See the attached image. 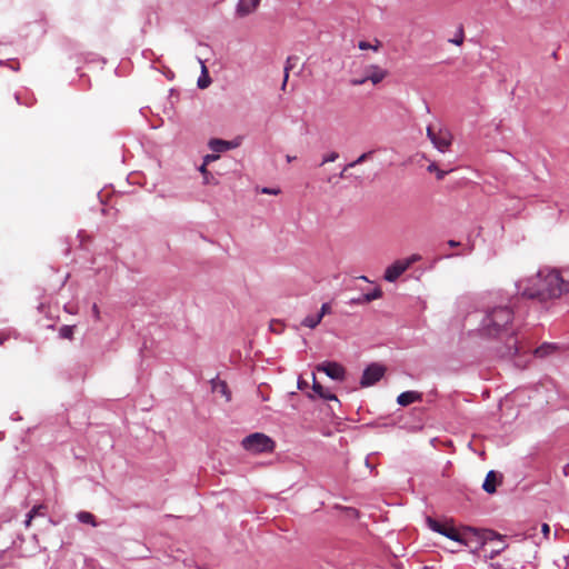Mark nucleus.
I'll list each match as a JSON object with an SVG mask.
<instances>
[{
  "label": "nucleus",
  "mask_w": 569,
  "mask_h": 569,
  "mask_svg": "<svg viewBox=\"0 0 569 569\" xmlns=\"http://www.w3.org/2000/svg\"><path fill=\"white\" fill-rule=\"evenodd\" d=\"M209 146L212 151L222 152V151L236 148L238 146V143L232 142V141L221 140V139H212L209 142Z\"/></svg>",
  "instance_id": "nucleus-15"
},
{
  "label": "nucleus",
  "mask_w": 569,
  "mask_h": 569,
  "mask_svg": "<svg viewBox=\"0 0 569 569\" xmlns=\"http://www.w3.org/2000/svg\"><path fill=\"white\" fill-rule=\"evenodd\" d=\"M541 530H542V533L545 535V537H548V535L550 532V527L547 523H543Z\"/></svg>",
  "instance_id": "nucleus-34"
},
{
  "label": "nucleus",
  "mask_w": 569,
  "mask_h": 569,
  "mask_svg": "<svg viewBox=\"0 0 569 569\" xmlns=\"http://www.w3.org/2000/svg\"><path fill=\"white\" fill-rule=\"evenodd\" d=\"M506 549V545L501 540V545L499 542H493L491 546L487 549L486 557H489L490 559L495 558L497 555H499L501 551Z\"/></svg>",
  "instance_id": "nucleus-20"
},
{
  "label": "nucleus",
  "mask_w": 569,
  "mask_h": 569,
  "mask_svg": "<svg viewBox=\"0 0 569 569\" xmlns=\"http://www.w3.org/2000/svg\"><path fill=\"white\" fill-rule=\"evenodd\" d=\"M427 136L440 152H446L452 142L451 133L446 129H439L435 131L432 127L427 128Z\"/></svg>",
  "instance_id": "nucleus-6"
},
{
  "label": "nucleus",
  "mask_w": 569,
  "mask_h": 569,
  "mask_svg": "<svg viewBox=\"0 0 569 569\" xmlns=\"http://www.w3.org/2000/svg\"><path fill=\"white\" fill-rule=\"evenodd\" d=\"M448 246L451 247V248H456V247H459L460 246V242L459 241H456V240H449L448 242Z\"/></svg>",
  "instance_id": "nucleus-35"
},
{
  "label": "nucleus",
  "mask_w": 569,
  "mask_h": 569,
  "mask_svg": "<svg viewBox=\"0 0 569 569\" xmlns=\"http://www.w3.org/2000/svg\"><path fill=\"white\" fill-rule=\"evenodd\" d=\"M242 447L252 453L272 452L274 450V441L267 435L261 432H254L246 438L241 442Z\"/></svg>",
  "instance_id": "nucleus-3"
},
{
  "label": "nucleus",
  "mask_w": 569,
  "mask_h": 569,
  "mask_svg": "<svg viewBox=\"0 0 569 569\" xmlns=\"http://www.w3.org/2000/svg\"><path fill=\"white\" fill-rule=\"evenodd\" d=\"M295 159H296V157L287 156V161H288V162H291V161H293Z\"/></svg>",
  "instance_id": "nucleus-41"
},
{
  "label": "nucleus",
  "mask_w": 569,
  "mask_h": 569,
  "mask_svg": "<svg viewBox=\"0 0 569 569\" xmlns=\"http://www.w3.org/2000/svg\"><path fill=\"white\" fill-rule=\"evenodd\" d=\"M206 159H207V160H210V159H214V157H212V156H207V158H206Z\"/></svg>",
  "instance_id": "nucleus-44"
},
{
  "label": "nucleus",
  "mask_w": 569,
  "mask_h": 569,
  "mask_svg": "<svg viewBox=\"0 0 569 569\" xmlns=\"http://www.w3.org/2000/svg\"><path fill=\"white\" fill-rule=\"evenodd\" d=\"M353 166H355V162H352V163L348 164L347 167H345V168H343V170H342V171H341V173H340V177H341V178H342V177H345V172H346L349 168H351V167H353Z\"/></svg>",
  "instance_id": "nucleus-37"
},
{
  "label": "nucleus",
  "mask_w": 569,
  "mask_h": 569,
  "mask_svg": "<svg viewBox=\"0 0 569 569\" xmlns=\"http://www.w3.org/2000/svg\"><path fill=\"white\" fill-rule=\"evenodd\" d=\"M427 170L429 172H435L438 180H442L446 177V174L449 172V171L440 170L436 162H431L428 166Z\"/></svg>",
  "instance_id": "nucleus-25"
},
{
  "label": "nucleus",
  "mask_w": 569,
  "mask_h": 569,
  "mask_svg": "<svg viewBox=\"0 0 569 569\" xmlns=\"http://www.w3.org/2000/svg\"><path fill=\"white\" fill-rule=\"evenodd\" d=\"M260 0H240L237 7V13L240 17H246L258 8Z\"/></svg>",
  "instance_id": "nucleus-10"
},
{
  "label": "nucleus",
  "mask_w": 569,
  "mask_h": 569,
  "mask_svg": "<svg viewBox=\"0 0 569 569\" xmlns=\"http://www.w3.org/2000/svg\"><path fill=\"white\" fill-rule=\"evenodd\" d=\"M299 62V58L296 56H289L286 60L284 64V77L281 84V90H286L288 79H289V72L297 67Z\"/></svg>",
  "instance_id": "nucleus-17"
},
{
  "label": "nucleus",
  "mask_w": 569,
  "mask_h": 569,
  "mask_svg": "<svg viewBox=\"0 0 569 569\" xmlns=\"http://www.w3.org/2000/svg\"><path fill=\"white\" fill-rule=\"evenodd\" d=\"M200 171H201V172H203V173H206V172H207L206 163L201 166Z\"/></svg>",
  "instance_id": "nucleus-42"
},
{
  "label": "nucleus",
  "mask_w": 569,
  "mask_h": 569,
  "mask_svg": "<svg viewBox=\"0 0 569 569\" xmlns=\"http://www.w3.org/2000/svg\"><path fill=\"white\" fill-rule=\"evenodd\" d=\"M282 323L278 320H273L270 322V330L276 333H280L282 331Z\"/></svg>",
  "instance_id": "nucleus-27"
},
{
  "label": "nucleus",
  "mask_w": 569,
  "mask_h": 569,
  "mask_svg": "<svg viewBox=\"0 0 569 569\" xmlns=\"http://www.w3.org/2000/svg\"><path fill=\"white\" fill-rule=\"evenodd\" d=\"M368 158V153H363L360 157H358V164L363 162Z\"/></svg>",
  "instance_id": "nucleus-39"
},
{
  "label": "nucleus",
  "mask_w": 569,
  "mask_h": 569,
  "mask_svg": "<svg viewBox=\"0 0 569 569\" xmlns=\"http://www.w3.org/2000/svg\"><path fill=\"white\" fill-rule=\"evenodd\" d=\"M46 507L43 505H38V506H34L28 513L27 516V519H26V527H29L31 525V521L32 519L38 516V515H42V510H44Z\"/></svg>",
  "instance_id": "nucleus-22"
},
{
  "label": "nucleus",
  "mask_w": 569,
  "mask_h": 569,
  "mask_svg": "<svg viewBox=\"0 0 569 569\" xmlns=\"http://www.w3.org/2000/svg\"><path fill=\"white\" fill-rule=\"evenodd\" d=\"M312 389L320 398L325 400H337V397L332 392L325 389L323 386L317 381L315 373L312 375Z\"/></svg>",
  "instance_id": "nucleus-13"
},
{
  "label": "nucleus",
  "mask_w": 569,
  "mask_h": 569,
  "mask_svg": "<svg viewBox=\"0 0 569 569\" xmlns=\"http://www.w3.org/2000/svg\"><path fill=\"white\" fill-rule=\"evenodd\" d=\"M365 59H366L365 54H358V62L363 63Z\"/></svg>",
  "instance_id": "nucleus-40"
},
{
  "label": "nucleus",
  "mask_w": 569,
  "mask_h": 569,
  "mask_svg": "<svg viewBox=\"0 0 569 569\" xmlns=\"http://www.w3.org/2000/svg\"><path fill=\"white\" fill-rule=\"evenodd\" d=\"M381 47H382V43L377 38H375L371 42H369V41H358V49L359 50H372L375 52H378Z\"/></svg>",
  "instance_id": "nucleus-19"
},
{
  "label": "nucleus",
  "mask_w": 569,
  "mask_h": 569,
  "mask_svg": "<svg viewBox=\"0 0 569 569\" xmlns=\"http://www.w3.org/2000/svg\"><path fill=\"white\" fill-rule=\"evenodd\" d=\"M59 335L63 339H72L73 326H62L59 330Z\"/></svg>",
  "instance_id": "nucleus-26"
},
{
  "label": "nucleus",
  "mask_w": 569,
  "mask_h": 569,
  "mask_svg": "<svg viewBox=\"0 0 569 569\" xmlns=\"http://www.w3.org/2000/svg\"><path fill=\"white\" fill-rule=\"evenodd\" d=\"M421 399L422 393L418 391H405L398 396L397 403L401 407H407L416 401H420Z\"/></svg>",
  "instance_id": "nucleus-11"
},
{
  "label": "nucleus",
  "mask_w": 569,
  "mask_h": 569,
  "mask_svg": "<svg viewBox=\"0 0 569 569\" xmlns=\"http://www.w3.org/2000/svg\"><path fill=\"white\" fill-rule=\"evenodd\" d=\"M518 288L523 297L546 301L560 298L568 292L569 283L562 279L558 270L545 268L528 280L519 282Z\"/></svg>",
  "instance_id": "nucleus-2"
},
{
  "label": "nucleus",
  "mask_w": 569,
  "mask_h": 569,
  "mask_svg": "<svg viewBox=\"0 0 569 569\" xmlns=\"http://www.w3.org/2000/svg\"><path fill=\"white\" fill-rule=\"evenodd\" d=\"M339 154L337 152H331L330 154L326 156L321 162V166L327 162H332L338 159Z\"/></svg>",
  "instance_id": "nucleus-28"
},
{
  "label": "nucleus",
  "mask_w": 569,
  "mask_h": 569,
  "mask_svg": "<svg viewBox=\"0 0 569 569\" xmlns=\"http://www.w3.org/2000/svg\"><path fill=\"white\" fill-rule=\"evenodd\" d=\"M211 389L213 392L219 393L220 396L224 397L227 401H229L231 399V392H230L226 381L220 380V379H213L211 381Z\"/></svg>",
  "instance_id": "nucleus-12"
},
{
  "label": "nucleus",
  "mask_w": 569,
  "mask_h": 569,
  "mask_svg": "<svg viewBox=\"0 0 569 569\" xmlns=\"http://www.w3.org/2000/svg\"><path fill=\"white\" fill-rule=\"evenodd\" d=\"M498 473L493 470L489 471L482 485V489L488 493H495L497 490Z\"/></svg>",
  "instance_id": "nucleus-14"
},
{
  "label": "nucleus",
  "mask_w": 569,
  "mask_h": 569,
  "mask_svg": "<svg viewBox=\"0 0 569 569\" xmlns=\"http://www.w3.org/2000/svg\"><path fill=\"white\" fill-rule=\"evenodd\" d=\"M321 315L318 313L316 316H308L302 320L301 325L315 329L321 322Z\"/></svg>",
  "instance_id": "nucleus-21"
},
{
  "label": "nucleus",
  "mask_w": 569,
  "mask_h": 569,
  "mask_svg": "<svg viewBox=\"0 0 569 569\" xmlns=\"http://www.w3.org/2000/svg\"><path fill=\"white\" fill-rule=\"evenodd\" d=\"M358 279H362L365 281H368L367 278L365 276H361V277H358Z\"/></svg>",
  "instance_id": "nucleus-43"
},
{
  "label": "nucleus",
  "mask_w": 569,
  "mask_h": 569,
  "mask_svg": "<svg viewBox=\"0 0 569 569\" xmlns=\"http://www.w3.org/2000/svg\"><path fill=\"white\" fill-rule=\"evenodd\" d=\"M365 466L369 470V472H372L375 466L370 462L369 457L366 458Z\"/></svg>",
  "instance_id": "nucleus-33"
},
{
  "label": "nucleus",
  "mask_w": 569,
  "mask_h": 569,
  "mask_svg": "<svg viewBox=\"0 0 569 569\" xmlns=\"http://www.w3.org/2000/svg\"><path fill=\"white\" fill-rule=\"evenodd\" d=\"M261 191H262V193H266V194H278L280 192L279 189H271V188H263Z\"/></svg>",
  "instance_id": "nucleus-30"
},
{
  "label": "nucleus",
  "mask_w": 569,
  "mask_h": 569,
  "mask_svg": "<svg viewBox=\"0 0 569 569\" xmlns=\"http://www.w3.org/2000/svg\"><path fill=\"white\" fill-rule=\"evenodd\" d=\"M307 387H308V382H307L306 380H303V379H299V380H298V388H299L300 390H303V389H306Z\"/></svg>",
  "instance_id": "nucleus-32"
},
{
  "label": "nucleus",
  "mask_w": 569,
  "mask_h": 569,
  "mask_svg": "<svg viewBox=\"0 0 569 569\" xmlns=\"http://www.w3.org/2000/svg\"><path fill=\"white\" fill-rule=\"evenodd\" d=\"M78 519L82 523H88V525H92V526L97 525L94 516L92 513H90V512H87V511L79 512L78 513Z\"/></svg>",
  "instance_id": "nucleus-23"
},
{
  "label": "nucleus",
  "mask_w": 569,
  "mask_h": 569,
  "mask_svg": "<svg viewBox=\"0 0 569 569\" xmlns=\"http://www.w3.org/2000/svg\"><path fill=\"white\" fill-rule=\"evenodd\" d=\"M502 537L495 532L493 530H486L482 535V548L483 551H487V549L491 546L493 542H499L501 545Z\"/></svg>",
  "instance_id": "nucleus-16"
},
{
  "label": "nucleus",
  "mask_w": 569,
  "mask_h": 569,
  "mask_svg": "<svg viewBox=\"0 0 569 569\" xmlns=\"http://www.w3.org/2000/svg\"><path fill=\"white\" fill-rule=\"evenodd\" d=\"M381 295V289L378 286H376L371 291L362 292L360 296H358V305L363 302H370L375 299L380 298Z\"/></svg>",
  "instance_id": "nucleus-18"
},
{
  "label": "nucleus",
  "mask_w": 569,
  "mask_h": 569,
  "mask_svg": "<svg viewBox=\"0 0 569 569\" xmlns=\"http://www.w3.org/2000/svg\"><path fill=\"white\" fill-rule=\"evenodd\" d=\"M420 259V256L412 254L407 259L397 260L392 264H390L386 271H385V280L389 282L396 281L409 267L418 261Z\"/></svg>",
  "instance_id": "nucleus-4"
},
{
  "label": "nucleus",
  "mask_w": 569,
  "mask_h": 569,
  "mask_svg": "<svg viewBox=\"0 0 569 569\" xmlns=\"http://www.w3.org/2000/svg\"><path fill=\"white\" fill-rule=\"evenodd\" d=\"M463 41H465L463 27L459 26V28L457 29L456 36L452 39H449V42L453 43L456 46H461L463 43Z\"/></svg>",
  "instance_id": "nucleus-24"
},
{
  "label": "nucleus",
  "mask_w": 569,
  "mask_h": 569,
  "mask_svg": "<svg viewBox=\"0 0 569 569\" xmlns=\"http://www.w3.org/2000/svg\"><path fill=\"white\" fill-rule=\"evenodd\" d=\"M330 312H331L330 303H323L321 306L320 312L318 315H321V318H323L325 315L330 313Z\"/></svg>",
  "instance_id": "nucleus-29"
},
{
  "label": "nucleus",
  "mask_w": 569,
  "mask_h": 569,
  "mask_svg": "<svg viewBox=\"0 0 569 569\" xmlns=\"http://www.w3.org/2000/svg\"><path fill=\"white\" fill-rule=\"evenodd\" d=\"M318 371L325 372L328 377H330L333 380H343L346 377V370L345 368L337 363L331 361H326L317 366Z\"/></svg>",
  "instance_id": "nucleus-8"
},
{
  "label": "nucleus",
  "mask_w": 569,
  "mask_h": 569,
  "mask_svg": "<svg viewBox=\"0 0 569 569\" xmlns=\"http://www.w3.org/2000/svg\"><path fill=\"white\" fill-rule=\"evenodd\" d=\"M428 523L433 531L439 532L453 541H461L459 532L453 527L440 523L431 518H428Z\"/></svg>",
  "instance_id": "nucleus-9"
},
{
  "label": "nucleus",
  "mask_w": 569,
  "mask_h": 569,
  "mask_svg": "<svg viewBox=\"0 0 569 569\" xmlns=\"http://www.w3.org/2000/svg\"><path fill=\"white\" fill-rule=\"evenodd\" d=\"M8 338V335L0 332V346H2Z\"/></svg>",
  "instance_id": "nucleus-36"
},
{
  "label": "nucleus",
  "mask_w": 569,
  "mask_h": 569,
  "mask_svg": "<svg viewBox=\"0 0 569 569\" xmlns=\"http://www.w3.org/2000/svg\"><path fill=\"white\" fill-rule=\"evenodd\" d=\"M513 311L507 306H498L488 310L481 321L480 331L487 337H506L502 346L495 348L500 358L511 359L520 350L519 340L512 330Z\"/></svg>",
  "instance_id": "nucleus-1"
},
{
  "label": "nucleus",
  "mask_w": 569,
  "mask_h": 569,
  "mask_svg": "<svg viewBox=\"0 0 569 569\" xmlns=\"http://www.w3.org/2000/svg\"><path fill=\"white\" fill-rule=\"evenodd\" d=\"M388 76V71L378 64H367L362 67L358 77V86L370 81L372 84L380 83Z\"/></svg>",
  "instance_id": "nucleus-5"
},
{
  "label": "nucleus",
  "mask_w": 569,
  "mask_h": 569,
  "mask_svg": "<svg viewBox=\"0 0 569 569\" xmlns=\"http://www.w3.org/2000/svg\"><path fill=\"white\" fill-rule=\"evenodd\" d=\"M387 368L378 362L370 363L365 370L360 379L361 387H370L376 385L386 373Z\"/></svg>",
  "instance_id": "nucleus-7"
},
{
  "label": "nucleus",
  "mask_w": 569,
  "mask_h": 569,
  "mask_svg": "<svg viewBox=\"0 0 569 569\" xmlns=\"http://www.w3.org/2000/svg\"><path fill=\"white\" fill-rule=\"evenodd\" d=\"M198 86H199V88H206L208 86V82L202 79H199Z\"/></svg>",
  "instance_id": "nucleus-38"
},
{
  "label": "nucleus",
  "mask_w": 569,
  "mask_h": 569,
  "mask_svg": "<svg viewBox=\"0 0 569 569\" xmlns=\"http://www.w3.org/2000/svg\"><path fill=\"white\" fill-rule=\"evenodd\" d=\"M92 313L96 320L100 319V310L96 303L92 306Z\"/></svg>",
  "instance_id": "nucleus-31"
}]
</instances>
